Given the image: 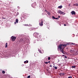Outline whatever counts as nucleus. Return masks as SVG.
<instances>
[{
    "label": "nucleus",
    "mask_w": 78,
    "mask_h": 78,
    "mask_svg": "<svg viewBox=\"0 0 78 78\" xmlns=\"http://www.w3.org/2000/svg\"><path fill=\"white\" fill-rule=\"evenodd\" d=\"M55 19L59 20V18H55Z\"/></svg>",
    "instance_id": "c85d7f7f"
},
{
    "label": "nucleus",
    "mask_w": 78,
    "mask_h": 78,
    "mask_svg": "<svg viewBox=\"0 0 78 78\" xmlns=\"http://www.w3.org/2000/svg\"><path fill=\"white\" fill-rule=\"evenodd\" d=\"M34 36L36 38H37V41H39L40 40V39L41 38V36L39 35V33L37 32H35L33 34Z\"/></svg>",
    "instance_id": "f03ea898"
},
{
    "label": "nucleus",
    "mask_w": 78,
    "mask_h": 78,
    "mask_svg": "<svg viewBox=\"0 0 78 78\" xmlns=\"http://www.w3.org/2000/svg\"><path fill=\"white\" fill-rule=\"evenodd\" d=\"M68 78H72V76H69L68 77Z\"/></svg>",
    "instance_id": "cd10ccee"
},
{
    "label": "nucleus",
    "mask_w": 78,
    "mask_h": 78,
    "mask_svg": "<svg viewBox=\"0 0 78 78\" xmlns=\"http://www.w3.org/2000/svg\"><path fill=\"white\" fill-rule=\"evenodd\" d=\"M45 63L46 64H48V62H45Z\"/></svg>",
    "instance_id": "bb28decb"
},
{
    "label": "nucleus",
    "mask_w": 78,
    "mask_h": 78,
    "mask_svg": "<svg viewBox=\"0 0 78 78\" xmlns=\"http://www.w3.org/2000/svg\"><path fill=\"white\" fill-rule=\"evenodd\" d=\"M71 51V52H73V50H71L70 51Z\"/></svg>",
    "instance_id": "72a5a7b5"
},
{
    "label": "nucleus",
    "mask_w": 78,
    "mask_h": 78,
    "mask_svg": "<svg viewBox=\"0 0 78 78\" xmlns=\"http://www.w3.org/2000/svg\"><path fill=\"white\" fill-rule=\"evenodd\" d=\"M16 37L12 36L11 37L12 40V41H15V40H16Z\"/></svg>",
    "instance_id": "423d86ee"
},
{
    "label": "nucleus",
    "mask_w": 78,
    "mask_h": 78,
    "mask_svg": "<svg viewBox=\"0 0 78 78\" xmlns=\"http://www.w3.org/2000/svg\"><path fill=\"white\" fill-rule=\"evenodd\" d=\"M42 15H44V13H42Z\"/></svg>",
    "instance_id": "ea45409f"
},
{
    "label": "nucleus",
    "mask_w": 78,
    "mask_h": 78,
    "mask_svg": "<svg viewBox=\"0 0 78 78\" xmlns=\"http://www.w3.org/2000/svg\"><path fill=\"white\" fill-rule=\"evenodd\" d=\"M54 67L55 68V69H58V67L54 66Z\"/></svg>",
    "instance_id": "412c9836"
},
{
    "label": "nucleus",
    "mask_w": 78,
    "mask_h": 78,
    "mask_svg": "<svg viewBox=\"0 0 78 78\" xmlns=\"http://www.w3.org/2000/svg\"><path fill=\"white\" fill-rule=\"evenodd\" d=\"M66 56V55H62V56H64V58L65 57V56Z\"/></svg>",
    "instance_id": "2f4dec72"
},
{
    "label": "nucleus",
    "mask_w": 78,
    "mask_h": 78,
    "mask_svg": "<svg viewBox=\"0 0 78 78\" xmlns=\"http://www.w3.org/2000/svg\"><path fill=\"white\" fill-rule=\"evenodd\" d=\"M66 24H64V26H66Z\"/></svg>",
    "instance_id": "37998d69"
},
{
    "label": "nucleus",
    "mask_w": 78,
    "mask_h": 78,
    "mask_svg": "<svg viewBox=\"0 0 78 78\" xmlns=\"http://www.w3.org/2000/svg\"><path fill=\"white\" fill-rule=\"evenodd\" d=\"M46 12H47V14L48 15H50V13L49 12L46 11Z\"/></svg>",
    "instance_id": "ddd939ff"
},
{
    "label": "nucleus",
    "mask_w": 78,
    "mask_h": 78,
    "mask_svg": "<svg viewBox=\"0 0 78 78\" xmlns=\"http://www.w3.org/2000/svg\"><path fill=\"white\" fill-rule=\"evenodd\" d=\"M50 59H51L50 57H48V60H50Z\"/></svg>",
    "instance_id": "5701e85b"
},
{
    "label": "nucleus",
    "mask_w": 78,
    "mask_h": 78,
    "mask_svg": "<svg viewBox=\"0 0 78 78\" xmlns=\"http://www.w3.org/2000/svg\"><path fill=\"white\" fill-rule=\"evenodd\" d=\"M76 66H72V68H74V69H75Z\"/></svg>",
    "instance_id": "6ab92c4d"
},
{
    "label": "nucleus",
    "mask_w": 78,
    "mask_h": 78,
    "mask_svg": "<svg viewBox=\"0 0 78 78\" xmlns=\"http://www.w3.org/2000/svg\"><path fill=\"white\" fill-rule=\"evenodd\" d=\"M24 63H28V61L26 60L24 62Z\"/></svg>",
    "instance_id": "2eb2a0df"
},
{
    "label": "nucleus",
    "mask_w": 78,
    "mask_h": 78,
    "mask_svg": "<svg viewBox=\"0 0 78 78\" xmlns=\"http://www.w3.org/2000/svg\"><path fill=\"white\" fill-rule=\"evenodd\" d=\"M58 8H60V9H61V8H62V6L60 5V6H58Z\"/></svg>",
    "instance_id": "f8f14e48"
},
{
    "label": "nucleus",
    "mask_w": 78,
    "mask_h": 78,
    "mask_svg": "<svg viewBox=\"0 0 78 78\" xmlns=\"http://www.w3.org/2000/svg\"><path fill=\"white\" fill-rule=\"evenodd\" d=\"M58 18H60V17H61V16H58Z\"/></svg>",
    "instance_id": "e433bc0d"
},
{
    "label": "nucleus",
    "mask_w": 78,
    "mask_h": 78,
    "mask_svg": "<svg viewBox=\"0 0 78 78\" xmlns=\"http://www.w3.org/2000/svg\"><path fill=\"white\" fill-rule=\"evenodd\" d=\"M66 56V55H62V56H64V58L65 57V56Z\"/></svg>",
    "instance_id": "7c9ffc66"
},
{
    "label": "nucleus",
    "mask_w": 78,
    "mask_h": 78,
    "mask_svg": "<svg viewBox=\"0 0 78 78\" xmlns=\"http://www.w3.org/2000/svg\"><path fill=\"white\" fill-rule=\"evenodd\" d=\"M25 26H28V24H25Z\"/></svg>",
    "instance_id": "473e14b6"
},
{
    "label": "nucleus",
    "mask_w": 78,
    "mask_h": 78,
    "mask_svg": "<svg viewBox=\"0 0 78 78\" xmlns=\"http://www.w3.org/2000/svg\"><path fill=\"white\" fill-rule=\"evenodd\" d=\"M50 61L48 62V63H50Z\"/></svg>",
    "instance_id": "a19ab883"
},
{
    "label": "nucleus",
    "mask_w": 78,
    "mask_h": 78,
    "mask_svg": "<svg viewBox=\"0 0 78 78\" xmlns=\"http://www.w3.org/2000/svg\"><path fill=\"white\" fill-rule=\"evenodd\" d=\"M27 78H30V76H29L27 77Z\"/></svg>",
    "instance_id": "c756f323"
},
{
    "label": "nucleus",
    "mask_w": 78,
    "mask_h": 78,
    "mask_svg": "<svg viewBox=\"0 0 78 78\" xmlns=\"http://www.w3.org/2000/svg\"><path fill=\"white\" fill-rule=\"evenodd\" d=\"M72 36H73V37H74L75 36V34H73L72 35Z\"/></svg>",
    "instance_id": "a878e982"
},
{
    "label": "nucleus",
    "mask_w": 78,
    "mask_h": 78,
    "mask_svg": "<svg viewBox=\"0 0 78 78\" xmlns=\"http://www.w3.org/2000/svg\"><path fill=\"white\" fill-rule=\"evenodd\" d=\"M73 6H78V3H75L73 5Z\"/></svg>",
    "instance_id": "9d476101"
},
{
    "label": "nucleus",
    "mask_w": 78,
    "mask_h": 78,
    "mask_svg": "<svg viewBox=\"0 0 78 78\" xmlns=\"http://www.w3.org/2000/svg\"><path fill=\"white\" fill-rule=\"evenodd\" d=\"M64 58H66H66H67V55H66V56H65Z\"/></svg>",
    "instance_id": "393cba45"
},
{
    "label": "nucleus",
    "mask_w": 78,
    "mask_h": 78,
    "mask_svg": "<svg viewBox=\"0 0 78 78\" xmlns=\"http://www.w3.org/2000/svg\"><path fill=\"white\" fill-rule=\"evenodd\" d=\"M21 20H24V16H23L21 18Z\"/></svg>",
    "instance_id": "4468645a"
},
{
    "label": "nucleus",
    "mask_w": 78,
    "mask_h": 78,
    "mask_svg": "<svg viewBox=\"0 0 78 78\" xmlns=\"http://www.w3.org/2000/svg\"><path fill=\"white\" fill-rule=\"evenodd\" d=\"M2 19H6V18L4 17H3Z\"/></svg>",
    "instance_id": "f704fd0d"
},
{
    "label": "nucleus",
    "mask_w": 78,
    "mask_h": 78,
    "mask_svg": "<svg viewBox=\"0 0 78 78\" xmlns=\"http://www.w3.org/2000/svg\"><path fill=\"white\" fill-rule=\"evenodd\" d=\"M7 47H8V43H6L5 44V48H6Z\"/></svg>",
    "instance_id": "f3484780"
},
{
    "label": "nucleus",
    "mask_w": 78,
    "mask_h": 78,
    "mask_svg": "<svg viewBox=\"0 0 78 78\" xmlns=\"http://www.w3.org/2000/svg\"><path fill=\"white\" fill-rule=\"evenodd\" d=\"M68 43L66 44H61L60 45H59V46L58 47V50H59V49H60L62 53L63 54H65L66 52L65 51H64V49L63 48L62 49V47H65L67 46V45H68Z\"/></svg>",
    "instance_id": "f257e3e1"
},
{
    "label": "nucleus",
    "mask_w": 78,
    "mask_h": 78,
    "mask_svg": "<svg viewBox=\"0 0 78 78\" xmlns=\"http://www.w3.org/2000/svg\"><path fill=\"white\" fill-rule=\"evenodd\" d=\"M52 17L53 19H55V17L54 16H52Z\"/></svg>",
    "instance_id": "4be33fe9"
},
{
    "label": "nucleus",
    "mask_w": 78,
    "mask_h": 78,
    "mask_svg": "<svg viewBox=\"0 0 78 78\" xmlns=\"http://www.w3.org/2000/svg\"><path fill=\"white\" fill-rule=\"evenodd\" d=\"M50 67H52V66H51V65H50Z\"/></svg>",
    "instance_id": "c03bdc74"
},
{
    "label": "nucleus",
    "mask_w": 78,
    "mask_h": 78,
    "mask_svg": "<svg viewBox=\"0 0 78 78\" xmlns=\"http://www.w3.org/2000/svg\"><path fill=\"white\" fill-rule=\"evenodd\" d=\"M36 6V3H34L33 4H32L31 5V6L33 8H34Z\"/></svg>",
    "instance_id": "0eeeda50"
},
{
    "label": "nucleus",
    "mask_w": 78,
    "mask_h": 78,
    "mask_svg": "<svg viewBox=\"0 0 78 78\" xmlns=\"http://www.w3.org/2000/svg\"><path fill=\"white\" fill-rule=\"evenodd\" d=\"M58 66H61V64H58Z\"/></svg>",
    "instance_id": "4c0bfd02"
},
{
    "label": "nucleus",
    "mask_w": 78,
    "mask_h": 78,
    "mask_svg": "<svg viewBox=\"0 0 78 78\" xmlns=\"http://www.w3.org/2000/svg\"><path fill=\"white\" fill-rule=\"evenodd\" d=\"M45 11H47L46 10H45Z\"/></svg>",
    "instance_id": "de8ad7c7"
},
{
    "label": "nucleus",
    "mask_w": 78,
    "mask_h": 78,
    "mask_svg": "<svg viewBox=\"0 0 78 78\" xmlns=\"http://www.w3.org/2000/svg\"><path fill=\"white\" fill-rule=\"evenodd\" d=\"M23 36V35H21V36H22H22Z\"/></svg>",
    "instance_id": "79ce46f5"
},
{
    "label": "nucleus",
    "mask_w": 78,
    "mask_h": 78,
    "mask_svg": "<svg viewBox=\"0 0 78 78\" xmlns=\"http://www.w3.org/2000/svg\"><path fill=\"white\" fill-rule=\"evenodd\" d=\"M2 73L3 74H4V73H5V71H4L3 70L2 71Z\"/></svg>",
    "instance_id": "aec40b11"
},
{
    "label": "nucleus",
    "mask_w": 78,
    "mask_h": 78,
    "mask_svg": "<svg viewBox=\"0 0 78 78\" xmlns=\"http://www.w3.org/2000/svg\"><path fill=\"white\" fill-rule=\"evenodd\" d=\"M57 13L58 14H66V13H64V12H62L61 10H58Z\"/></svg>",
    "instance_id": "39448f33"
},
{
    "label": "nucleus",
    "mask_w": 78,
    "mask_h": 78,
    "mask_svg": "<svg viewBox=\"0 0 78 78\" xmlns=\"http://www.w3.org/2000/svg\"><path fill=\"white\" fill-rule=\"evenodd\" d=\"M60 75H65V73H60Z\"/></svg>",
    "instance_id": "9b49d317"
},
{
    "label": "nucleus",
    "mask_w": 78,
    "mask_h": 78,
    "mask_svg": "<svg viewBox=\"0 0 78 78\" xmlns=\"http://www.w3.org/2000/svg\"><path fill=\"white\" fill-rule=\"evenodd\" d=\"M16 22L17 23H18V22H19V20H18V19H16Z\"/></svg>",
    "instance_id": "dca6fc26"
},
{
    "label": "nucleus",
    "mask_w": 78,
    "mask_h": 78,
    "mask_svg": "<svg viewBox=\"0 0 78 78\" xmlns=\"http://www.w3.org/2000/svg\"><path fill=\"white\" fill-rule=\"evenodd\" d=\"M77 71H78V69L77 70Z\"/></svg>",
    "instance_id": "09e8293b"
},
{
    "label": "nucleus",
    "mask_w": 78,
    "mask_h": 78,
    "mask_svg": "<svg viewBox=\"0 0 78 78\" xmlns=\"http://www.w3.org/2000/svg\"><path fill=\"white\" fill-rule=\"evenodd\" d=\"M18 9H20V7H19V6H18Z\"/></svg>",
    "instance_id": "58836bf2"
},
{
    "label": "nucleus",
    "mask_w": 78,
    "mask_h": 78,
    "mask_svg": "<svg viewBox=\"0 0 78 78\" xmlns=\"http://www.w3.org/2000/svg\"><path fill=\"white\" fill-rule=\"evenodd\" d=\"M69 6H70V4H69Z\"/></svg>",
    "instance_id": "49530a36"
},
{
    "label": "nucleus",
    "mask_w": 78,
    "mask_h": 78,
    "mask_svg": "<svg viewBox=\"0 0 78 78\" xmlns=\"http://www.w3.org/2000/svg\"><path fill=\"white\" fill-rule=\"evenodd\" d=\"M39 25L41 27H42V26L43 25V23H44V21H43L42 20H39Z\"/></svg>",
    "instance_id": "20e7f679"
},
{
    "label": "nucleus",
    "mask_w": 78,
    "mask_h": 78,
    "mask_svg": "<svg viewBox=\"0 0 78 78\" xmlns=\"http://www.w3.org/2000/svg\"><path fill=\"white\" fill-rule=\"evenodd\" d=\"M29 42V40L27 39H24V38H21L20 39V42L21 44H22L23 43H28Z\"/></svg>",
    "instance_id": "7ed1b4c3"
},
{
    "label": "nucleus",
    "mask_w": 78,
    "mask_h": 78,
    "mask_svg": "<svg viewBox=\"0 0 78 78\" xmlns=\"http://www.w3.org/2000/svg\"><path fill=\"white\" fill-rule=\"evenodd\" d=\"M59 61H59V60H58V62H59Z\"/></svg>",
    "instance_id": "a18cd8bd"
},
{
    "label": "nucleus",
    "mask_w": 78,
    "mask_h": 78,
    "mask_svg": "<svg viewBox=\"0 0 78 78\" xmlns=\"http://www.w3.org/2000/svg\"><path fill=\"white\" fill-rule=\"evenodd\" d=\"M71 13L72 15H75L76 14V12L74 11H72Z\"/></svg>",
    "instance_id": "1a4fd4ad"
},
{
    "label": "nucleus",
    "mask_w": 78,
    "mask_h": 78,
    "mask_svg": "<svg viewBox=\"0 0 78 78\" xmlns=\"http://www.w3.org/2000/svg\"><path fill=\"white\" fill-rule=\"evenodd\" d=\"M68 45H75V44L73 43H68Z\"/></svg>",
    "instance_id": "6e6552de"
},
{
    "label": "nucleus",
    "mask_w": 78,
    "mask_h": 78,
    "mask_svg": "<svg viewBox=\"0 0 78 78\" xmlns=\"http://www.w3.org/2000/svg\"><path fill=\"white\" fill-rule=\"evenodd\" d=\"M38 51H39V53H42V52L41 51V50H40V49H38Z\"/></svg>",
    "instance_id": "a211bd4d"
},
{
    "label": "nucleus",
    "mask_w": 78,
    "mask_h": 78,
    "mask_svg": "<svg viewBox=\"0 0 78 78\" xmlns=\"http://www.w3.org/2000/svg\"><path fill=\"white\" fill-rule=\"evenodd\" d=\"M16 23H17V22H16V21L15 22L14 24H16Z\"/></svg>",
    "instance_id": "c9c22d12"
},
{
    "label": "nucleus",
    "mask_w": 78,
    "mask_h": 78,
    "mask_svg": "<svg viewBox=\"0 0 78 78\" xmlns=\"http://www.w3.org/2000/svg\"><path fill=\"white\" fill-rule=\"evenodd\" d=\"M19 12H17V13H16V16H18V15H19Z\"/></svg>",
    "instance_id": "b1692460"
}]
</instances>
